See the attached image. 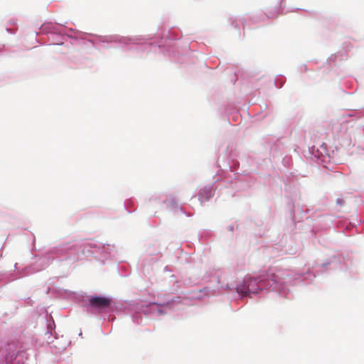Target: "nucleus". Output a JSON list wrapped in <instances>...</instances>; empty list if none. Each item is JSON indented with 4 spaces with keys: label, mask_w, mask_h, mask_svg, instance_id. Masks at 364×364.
<instances>
[{
    "label": "nucleus",
    "mask_w": 364,
    "mask_h": 364,
    "mask_svg": "<svg viewBox=\"0 0 364 364\" xmlns=\"http://www.w3.org/2000/svg\"><path fill=\"white\" fill-rule=\"evenodd\" d=\"M89 303L92 308L102 311L110 306L111 299L107 297L93 296L89 298Z\"/></svg>",
    "instance_id": "f257e3e1"
},
{
    "label": "nucleus",
    "mask_w": 364,
    "mask_h": 364,
    "mask_svg": "<svg viewBox=\"0 0 364 364\" xmlns=\"http://www.w3.org/2000/svg\"><path fill=\"white\" fill-rule=\"evenodd\" d=\"M203 193H205L206 198H208L211 196V190L210 189H204L200 192V196L203 195Z\"/></svg>",
    "instance_id": "f03ea898"
}]
</instances>
